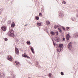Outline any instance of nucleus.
Listing matches in <instances>:
<instances>
[{
    "instance_id": "f257e3e1",
    "label": "nucleus",
    "mask_w": 78,
    "mask_h": 78,
    "mask_svg": "<svg viewBox=\"0 0 78 78\" xmlns=\"http://www.w3.org/2000/svg\"><path fill=\"white\" fill-rule=\"evenodd\" d=\"M7 35L9 36H10L11 37H15L14 36V30L12 29H11L9 30V32L7 33Z\"/></svg>"
},
{
    "instance_id": "f03ea898",
    "label": "nucleus",
    "mask_w": 78,
    "mask_h": 78,
    "mask_svg": "<svg viewBox=\"0 0 78 78\" xmlns=\"http://www.w3.org/2000/svg\"><path fill=\"white\" fill-rule=\"evenodd\" d=\"M63 45H64V44H59L58 48H57V51H58L59 53L63 51V50H64V48L62 47Z\"/></svg>"
},
{
    "instance_id": "7ed1b4c3",
    "label": "nucleus",
    "mask_w": 78,
    "mask_h": 78,
    "mask_svg": "<svg viewBox=\"0 0 78 78\" xmlns=\"http://www.w3.org/2000/svg\"><path fill=\"white\" fill-rule=\"evenodd\" d=\"M22 56L23 58H26L27 59H30V57L27 55L26 53H24L23 54H22Z\"/></svg>"
},
{
    "instance_id": "20e7f679",
    "label": "nucleus",
    "mask_w": 78,
    "mask_h": 78,
    "mask_svg": "<svg viewBox=\"0 0 78 78\" xmlns=\"http://www.w3.org/2000/svg\"><path fill=\"white\" fill-rule=\"evenodd\" d=\"M5 76V74L3 73L2 72L0 71V77L1 78H4Z\"/></svg>"
},
{
    "instance_id": "39448f33",
    "label": "nucleus",
    "mask_w": 78,
    "mask_h": 78,
    "mask_svg": "<svg viewBox=\"0 0 78 78\" xmlns=\"http://www.w3.org/2000/svg\"><path fill=\"white\" fill-rule=\"evenodd\" d=\"M55 41L56 42H59L60 41V37H56L55 38Z\"/></svg>"
},
{
    "instance_id": "423d86ee",
    "label": "nucleus",
    "mask_w": 78,
    "mask_h": 78,
    "mask_svg": "<svg viewBox=\"0 0 78 78\" xmlns=\"http://www.w3.org/2000/svg\"><path fill=\"white\" fill-rule=\"evenodd\" d=\"M68 47L69 50L72 47V43L71 42H70L69 43L68 45Z\"/></svg>"
},
{
    "instance_id": "0eeeda50",
    "label": "nucleus",
    "mask_w": 78,
    "mask_h": 78,
    "mask_svg": "<svg viewBox=\"0 0 78 78\" xmlns=\"http://www.w3.org/2000/svg\"><path fill=\"white\" fill-rule=\"evenodd\" d=\"M58 15H59V16L60 17H62L64 16V15L62 14V12L61 11H59L58 12Z\"/></svg>"
},
{
    "instance_id": "6e6552de",
    "label": "nucleus",
    "mask_w": 78,
    "mask_h": 78,
    "mask_svg": "<svg viewBox=\"0 0 78 78\" xmlns=\"http://www.w3.org/2000/svg\"><path fill=\"white\" fill-rule=\"evenodd\" d=\"M15 52L16 55H19V50L17 48H15Z\"/></svg>"
},
{
    "instance_id": "1a4fd4ad",
    "label": "nucleus",
    "mask_w": 78,
    "mask_h": 78,
    "mask_svg": "<svg viewBox=\"0 0 78 78\" xmlns=\"http://www.w3.org/2000/svg\"><path fill=\"white\" fill-rule=\"evenodd\" d=\"M1 30H2V31H6V30H7V29H6V27L2 26L1 27Z\"/></svg>"
},
{
    "instance_id": "9d476101",
    "label": "nucleus",
    "mask_w": 78,
    "mask_h": 78,
    "mask_svg": "<svg viewBox=\"0 0 78 78\" xmlns=\"http://www.w3.org/2000/svg\"><path fill=\"white\" fill-rule=\"evenodd\" d=\"M73 36H74V37H75V38H77L78 37V33L77 32L74 33L73 35Z\"/></svg>"
},
{
    "instance_id": "9b49d317",
    "label": "nucleus",
    "mask_w": 78,
    "mask_h": 78,
    "mask_svg": "<svg viewBox=\"0 0 78 78\" xmlns=\"http://www.w3.org/2000/svg\"><path fill=\"white\" fill-rule=\"evenodd\" d=\"M16 25V24L15 23V22H12V23L11 24V27L12 28H14L15 26Z\"/></svg>"
},
{
    "instance_id": "f8f14e48",
    "label": "nucleus",
    "mask_w": 78,
    "mask_h": 78,
    "mask_svg": "<svg viewBox=\"0 0 78 78\" xmlns=\"http://www.w3.org/2000/svg\"><path fill=\"white\" fill-rule=\"evenodd\" d=\"M66 39L67 41H69L70 39V35L69 34H67L66 36Z\"/></svg>"
},
{
    "instance_id": "ddd939ff",
    "label": "nucleus",
    "mask_w": 78,
    "mask_h": 78,
    "mask_svg": "<svg viewBox=\"0 0 78 78\" xmlns=\"http://www.w3.org/2000/svg\"><path fill=\"white\" fill-rule=\"evenodd\" d=\"M30 49L31 50V51L33 53H34V48L33 47L31 46Z\"/></svg>"
},
{
    "instance_id": "4468645a",
    "label": "nucleus",
    "mask_w": 78,
    "mask_h": 78,
    "mask_svg": "<svg viewBox=\"0 0 78 78\" xmlns=\"http://www.w3.org/2000/svg\"><path fill=\"white\" fill-rule=\"evenodd\" d=\"M7 59L9 60V61H11L12 59L11 56H8Z\"/></svg>"
},
{
    "instance_id": "2eb2a0df",
    "label": "nucleus",
    "mask_w": 78,
    "mask_h": 78,
    "mask_svg": "<svg viewBox=\"0 0 78 78\" xmlns=\"http://www.w3.org/2000/svg\"><path fill=\"white\" fill-rule=\"evenodd\" d=\"M71 19L74 22H75L76 21V18L75 17H72L71 18Z\"/></svg>"
},
{
    "instance_id": "dca6fc26",
    "label": "nucleus",
    "mask_w": 78,
    "mask_h": 78,
    "mask_svg": "<svg viewBox=\"0 0 78 78\" xmlns=\"http://www.w3.org/2000/svg\"><path fill=\"white\" fill-rule=\"evenodd\" d=\"M37 25L39 26V27H41V25L42 24V22H41L40 23L37 22Z\"/></svg>"
},
{
    "instance_id": "f3484780",
    "label": "nucleus",
    "mask_w": 78,
    "mask_h": 78,
    "mask_svg": "<svg viewBox=\"0 0 78 78\" xmlns=\"http://www.w3.org/2000/svg\"><path fill=\"white\" fill-rule=\"evenodd\" d=\"M50 33L51 34H52V35H53V36H54L56 34L55 33H54V32L53 31H51Z\"/></svg>"
},
{
    "instance_id": "a211bd4d",
    "label": "nucleus",
    "mask_w": 78,
    "mask_h": 78,
    "mask_svg": "<svg viewBox=\"0 0 78 78\" xmlns=\"http://www.w3.org/2000/svg\"><path fill=\"white\" fill-rule=\"evenodd\" d=\"M35 19L36 20H38L39 19V17L37 16H35Z\"/></svg>"
},
{
    "instance_id": "6ab92c4d",
    "label": "nucleus",
    "mask_w": 78,
    "mask_h": 78,
    "mask_svg": "<svg viewBox=\"0 0 78 78\" xmlns=\"http://www.w3.org/2000/svg\"><path fill=\"white\" fill-rule=\"evenodd\" d=\"M27 44L28 45H30L31 44V42H30V41H27Z\"/></svg>"
},
{
    "instance_id": "aec40b11",
    "label": "nucleus",
    "mask_w": 78,
    "mask_h": 78,
    "mask_svg": "<svg viewBox=\"0 0 78 78\" xmlns=\"http://www.w3.org/2000/svg\"><path fill=\"white\" fill-rule=\"evenodd\" d=\"M15 62L16 63V65H19V64H20V62H17V61H15Z\"/></svg>"
},
{
    "instance_id": "412c9836",
    "label": "nucleus",
    "mask_w": 78,
    "mask_h": 78,
    "mask_svg": "<svg viewBox=\"0 0 78 78\" xmlns=\"http://www.w3.org/2000/svg\"><path fill=\"white\" fill-rule=\"evenodd\" d=\"M59 27V26L58 25H55L54 26V28L55 29H56L57 28H58Z\"/></svg>"
},
{
    "instance_id": "4be33fe9",
    "label": "nucleus",
    "mask_w": 78,
    "mask_h": 78,
    "mask_svg": "<svg viewBox=\"0 0 78 78\" xmlns=\"http://www.w3.org/2000/svg\"><path fill=\"white\" fill-rule=\"evenodd\" d=\"M61 27H62V30L64 31H65V30H66V28H65V27L64 26H61Z\"/></svg>"
},
{
    "instance_id": "5701e85b",
    "label": "nucleus",
    "mask_w": 78,
    "mask_h": 78,
    "mask_svg": "<svg viewBox=\"0 0 78 78\" xmlns=\"http://www.w3.org/2000/svg\"><path fill=\"white\" fill-rule=\"evenodd\" d=\"M58 30L60 33H62V30L61 29L58 28Z\"/></svg>"
},
{
    "instance_id": "b1692460",
    "label": "nucleus",
    "mask_w": 78,
    "mask_h": 78,
    "mask_svg": "<svg viewBox=\"0 0 78 78\" xmlns=\"http://www.w3.org/2000/svg\"><path fill=\"white\" fill-rule=\"evenodd\" d=\"M52 41L53 42V43L54 46H56V43H55V41H53V39H52Z\"/></svg>"
},
{
    "instance_id": "393cba45",
    "label": "nucleus",
    "mask_w": 78,
    "mask_h": 78,
    "mask_svg": "<svg viewBox=\"0 0 78 78\" xmlns=\"http://www.w3.org/2000/svg\"><path fill=\"white\" fill-rule=\"evenodd\" d=\"M46 23H47V25H50V22L48 21H46Z\"/></svg>"
},
{
    "instance_id": "a878e982",
    "label": "nucleus",
    "mask_w": 78,
    "mask_h": 78,
    "mask_svg": "<svg viewBox=\"0 0 78 78\" xmlns=\"http://www.w3.org/2000/svg\"><path fill=\"white\" fill-rule=\"evenodd\" d=\"M52 75V74H51V73H49V74H48V76H49V77H51Z\"/></svg>"
},
{
    "instance_id": "bb28decb",
    "label": "nucleus",
    "mask_w": 78,
    "mask_h": 78,
    "mask_svg": "<svg viewBox=\"0 0 78 78\" xmlns=\"http://www.w3.org/2000/svg\"><path fill=\"white\" fill-rule=\"evenodd\" d=\"M62 4H63L64 5H66V2L65 1H63L62 2Z\"/></svg>"
},
{
    "instance_id": "cd10ccee",
    "label": "nucleus",
    "mask_w": 78,
    "mask_h": 78,
    "mask_svg": "<svg viewBox=\"0 0 78 78\" xmlns=\"http://www.w3.org/2000/svg\"><path fill=\"white\" fill-rule=\"evenodd\" d=\"M11 23V20H9L8 22V24H10V23Z\"/></svg>"
},
{
    "instance_id": "c85d7f7f",
    "label": "nucleus",
    "mask_w": 78,
    "mask_h": 78,
    "mask_svg": "<svg viewBox=\"0 0 78 78\" xmlns=\"http://www.w3.org/2000/svg\"><path fill=\"white\" fill-rule=\"evenodd\" d=\"M69 28L70 27H66V30H69Z\"/></svg>"
},
{
    "instance_id": "c756f323",
    "label": "nucleus",
    "mask_w": 78,
    "mask_h": 78,
    "mask_svg": "<svg viewBox=\"0 0 78 78\" xmlns=\"http://www.w3.org/2000/svg\"><path fill=\"white\" fill-rule=\"evenodd\" d=\"M55 33L56 34V35H58L59 34V33L58 31L55 32Z\"/></svg>"
},
{
    "instance_id": "7c9ffc66",
    "label": "nucleus",
    "mask_w": 78,
    "mask_h": 78,
    "mask_svg": "<svg viewBox=\"0 0 78 78\" xmlns=\"http://www.w3.org/2000/svg\"><path fill=\"white\" fill-rule=\"evenodd\" d=\"M4 40L5 41H8V38L5 37L4 38Z\"/></svg>"
},
{
    "instance_id": "2f4dec72",
    "label": "nucleus",
    "mask_w": 78,
    "mask_h": 78,
    "mask_svg": "<svg viewBox=\"0 0 78 78\" xmlns=\"http://www.w3.org/2000/svg\"><path fill=\"white\" fill-rule=\"evenodd\" d=\"M62 41L63 42H65V38L64 37H63Z\"/></svg>"
},
{
    "instance_id": "473e14b6",
    "label": "nucleus",
    "mask_w": 78,
    "mask_h": 78,
    "mask_svg": "<svg viewBox=\"0 0 78 78\" xmlns=\"http://www.w3.org/2000/svg\"><path fill=\"white\" fill-rule=\"evenodd\" d=\"M60 74H61V75H64V73H63V72H61L60 73Z\"/></svg>"
},
{
    "instance_id": "72a5a7b5",
    "label": "nucleus",
    "mask_w": 78,
    "mask_h": 78,
    "mask_svg": "<svg viewBox=\"0 0 78 78\" xmlns=\"http://www.w3.org/2000/svg\"><path fill=\"white\" fill-rule=\"evenodd\" d=\"M2 12V9H0V16L1 15V13Z\"/></svg>"
},
{
    "instance_id": "f704fd0d",
    "label": "nucleus",
    "mask_w": 78,
    "mask_h": 78,
    "mask_svg": "<svg viewBox=\"0 0 78 78\" xmlns=\"http://www.w3.org/2000/svg\"><path fill=\"white\" fill-rule=\"evenodd\" d=\"M39 16H42V13H39Z\"/></svg>"
},
{
    "instance_id": "c9c22d12",
    "label": "nucleus",
    "mask_w": 78,
    "mask_h": 78,
    "mask_svg": "<svg viewBox=\"0 0 78 78\" xmlns=\"http://www.w3.org/2000/svg\"><path fill=\"white\" fill-rule=\"evenodd\" d=\"M48 30V29L47 28L46 29H44V31H47Z\"/></svg>"
},
{
    "instance_id": "e433bc0d",
    "label": "nucleus",
    "mask_w": 78,
    "mask_h": 78,
    "mask_svg": "<svg viewBox=\"0 0 78 78\" xmlns=\"http://www.w3.org/2000/svg\"><path fill=\"white\" fill-rule=\"evenodd\" d=\"M28 63H29V64H31V62H30V61H29L28 62Z\"/></svg>"
},
{
    "instance_id": "4c0bfd02",
    "label": "nucleus",
    "mask_w": 78,
    "mask_h": 78,
    "mask_svg": "<svg viewBox=\"0 0 78 78\" xmlns=\"http://www.w3.org/2000/svg\"><path fill=\"white\" fill-rule=\"evenodd\" d=\"M76 17H78V14H77L76 16Z\"/></svg>"
},
{
    "instance_id": "58836bf2",
    "label": "nucleus",
    "mask_w": 78,
    "mask_h": 78,
    "mask_svg": "<svg viewBox=\"0 0 78 78\" xmlns=\"http://www.w3.org/2000/svg\"><path fill=\"white\" fill-rule=\"evenodd\" d=\"M46 32H47V33H48V34H49V35H50V34H49V33H48V31H47Z\"/></svg>"
},
{
    "instance_id": "ea45409f",
    "label": "nucleus",
    "mask_w": 78,
    "mask_h": 78,
    "mask_svg": "<svg viewBox=\"0 0 78 78\" xmlns=\"http://www.w3.org/2000/svg\"><path fill=\"white\" fill-rule=\"evenodd\" d=\"M27 25H28V24H27L24 25V26H25V27H26V26H27Z\"/></svg>"
},
{
    "instance_id": "a19ab883",
    "label": "nucleus",
    "mask_w": 78,
    "mask_h": 78,
    "mask_svg": "<svg viewBox=\"0 0 78 78\" xmlns=\"http://www.w3.org/2000/svg\"><path fill=\"white\" fill-rule=\"evenodd\" d=\"M38 64H39V63L38 62H37V65H38Z\"/></svg>"
},
{
    "instance_id": "79ce46f5",
    "label": "nucleus",
    "mask_w": 78,
    "mask_h": 78,
    "mask_svg": "<svg viewBox=\"0 0 78 78\" xmlns=\"http://www.w3.org/2000/svg\"><path fill=\"white\" fill-rule=\"evenodd\" d=\"M59 25V26H61V25Z\"/></svg>"
},
{
    "instance_id": "37998d69",
    "label": "nucleus",
    "mask_w": 78,
    "mask_h": 78,
    "mask_svg": "<svg viewBox=\"0 0 78 78\" xmlns=\"http://www.w3.org/2000/svg\"><path fill=\"white\" fill-rule=\"evenodd\" d=\"M0 54H1V53H0Z\"/></svg>"
}]
</instances>
